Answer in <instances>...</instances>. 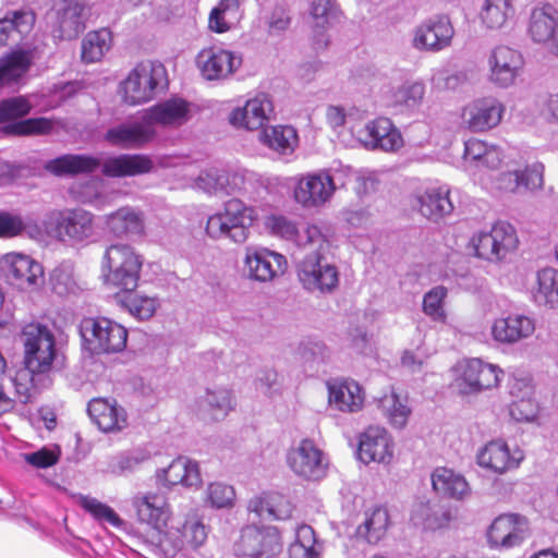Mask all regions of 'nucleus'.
I'll return each instance as SVG.
<instances>
[{"label": "nucleus", "instance_id": "obj_1", "mask_svg": "<svg viewBox=\"0 0 558 558\" xmlns=\"http://www.w3.org/2000/svg\"><path fill=\"white\" fill-rule=\"evenodd\" d=\"M143 260L128 244H112L107 247L102 258L105 282L124 291L132 292L138 283ZM122 306L140 320L149 319L159 303L155 298L138 293H129L121 299Z\"/></svg>", "mask_w": 558, "mask_h": 558}, {"label": "nucleus", "instance_id": "obj_2", "mask_svg": "<svg viewBox=\"0 0 558 558\" xmlns=\"http://www.w3.org/2000/svg\"><path fill=\"white\" fill-rule=\"evenodd\" d=\"M24 348V364L35 373L49 374L62 365L63 355L60 352L56 333L49 326L41 323H29L21 332Z\"/></svg>", "mask_w": 558, "mask_h": 558}, {"label": "nucleus", "instance_id": "obj_3", "mask_svg": "<svg viewBox=\"0 0 558 558\" xmlns=\"http://www.w3.org/2000/svg\"><path fill=\"white\" fill-rule=\"evenodd\" d=\"M257 218V210L253 206L239 198H231L208 217L206 233L215 240L228 239L241 244L248 239L250 228Z\"/></svg>", "mask_w": 558, "mask_h": 558}, {"label": "nucleus", "instance_id": "obj_4", "mask_svg": "<svg viewBox=\"0 0 558 558\" xmlns=\"http://www.w3.org/2000/svg\"><path fill=\"white\" fill-rule=\"evenodd\" d=\"M83 347L90 354L118 353L125 349L128 330L106 317H86L81 322Z\"/></svg>", "mask_w": 558, "mask_h": 558}, {"label": "nucleus", "instance_id": "obj_5", "mask_svg": "<svg viewBox=\"0 0 558 558\" xmlns=\"http://www.w3.org/2000/svg\"><path fill=\"white\" fill-rule=\"evenodd\" d=\"M327 246V241L326 245L320 248L308 246L304 250L303 258L298 262V277L306 290L330 292L338 286V269L333 264L328 263L323 255Z\"/></svg>", "mask_w": 558, "mask_h": 558}, {"label": "nucleus", "instance_id": "obj_6", "mask_svg": "<svg viewBox=\"0 0 558 558\" xmlns=\"http://www.w3.org/2000/svg\"><path fill=\"white\" fill-rule=\"evenodd\" d=\"M477 257L492 263L506 260L515 252L519 238L512 225L497 221L489 231H480L471 239Z\"/></svg>", "mask_w": 558, "mask_h": 558}, {"label": "nucleus", "instance_id": "obj_7", "mask_svg": "<svg viewBox=\"0 0 558 558\" xmlns=\"http://www.w3.org/2000/svg\"><path fill=\"white\" fill-rule=\"evenodd\" d=\"M166 77V69L161 63L141 62L122 83L123 98L130 105L149 101L156 88Z\"/></svg>", "mask_w": 558, "mask_h": 558}, {"label": "nucleus", "instance_id": "obj_8", "mask_svg": "<svg viewBox=\"0 0 558 558\" xmlns=\"http://www.w3.org/2000/svg\"><path fill=\"white\" fill-rule=\"evenodd\" d=\"M458 387L462 393H477L499 385L504 371L478 357L463 360L458 365Z\"/></svg>", "mask_w": 558, "mask_h": 558}, {"label": "nucleus", "instance_id": "obj_9", "mask_svg": "<svg viewBox=\"0 0 558 558\" xmlns=\"http://www.w3.org/2000/svg\"><path fill=\"white\" fill-rule=\"evenodd\" d=\"M487 66L488 81L497 87L508 88L522 75L524 58L519 50L500 45L488 54Z\"/></svg>", "mask_w": 558, "mask_h": 558}, {"label": "nucleus", "instance_id": "obj_10", "mask_svg": "<svg viewBox=\"0 0 558 558\" xmlns=\"http://www.w3.org/2000/svg\"><path fill=\"white\" fill-rule=\"evenodd\" d=\"M530 536L529 521L518 513L498 515L486 532L490 548L505 550L522 545Z\"/></svg>", "mask_w": 558, "mask_h": 558}, {"label": "nucleus", "instance_id": "obj_11", "mask_svg": "<svg viewBox=\"0 0 558 558\" xmlns=\"http://www.w3.org/2000/svg\"><path fill=\"white\" fill-rule=\"evenodd\" d=\"M0 270L21 290L33 291L44 282V268L31 256L11 252L0 258Z\"/></svg>", "mask_w": 558, "mask_h": 558}, {"label": "nucleus", "instance_id": "obj_12", "mask_svg": "<svg viewBox=\"0 0 558 558\" xmlns=\"http://www.w3.org/2000/svg\"><path fill=\"white\" fill-rule=\"evenodd\" d=\"M287 462L295 475L307 481L325 477L328 461L314 440L304 438L288 452Z\"/></svg>", "mask_w": 558, "mask_h": 558}, {"label": "nucleus", "instance_id": "obj_13", "mask_svg": "<svg viewBox=\"0 0 558 558\" xmlns=\"http://www.w3.org/2000/svg\"><path fill=\"white\" fill-rule=\"evenodd\" d=\"M242 54L221 47H208L196 57V65L206 81H226L242 66Z\"/></svg>", "mask_w": 558, "mask_h": 558}, {"label": "nucleus", "instance_id": "obj_14", "mask_svg": "<svg viewBox=\"0 0 558 558\" xmlns=\"http://www.w3.org/2000/svg\"><path fill=\"white\" fill-rule=\"evenodd\" d=\"M453 36L454 28L450 19L438 14L414 28L412 46L418 51L439 52L451 45Z\"/></svg>", "mask_w": 558, "mask_h": 558}, {"label": "nucleus", "instance_id": "obj_15", "mask_svg": "<svg viewBox=\"0 0 558 558\" xmlns=\"http://www.w3.org/2000/svg\"><path fill=\"white\" fill-rule=\"evenodd\" d=\"M287 259L282 254L263 246H247L244 256V272L247 278L258 282H269L282 275Z\"/></svg>", "mask_w": 558, "mask_h": 558}, {"label": "nucleus", "instance_id": "obj_16", "mask_svg": "<svg viewBox=\"0 0 558 558\" xmlns=\"http://www.w3.org/2000/svg\"><path fill=\"white\" fill-rule=\"evenodd\" d=\"M266 227L272 234L294 241L302 250H306L308 246L320 248L326 245V235L315 225L298 227L282 215H271L266 220Z\"/></svg>", "mask_w": 558, "mask_h": 558}, {"label": "nucleus", "instance_id": "obj_17", "mask_svg": "<svg viewBox=\"0 0 558 558\" xmlns=\"http://www.w3.org/2000/svg\"><path fill=\"white\" fill-rule=\"evenodd\" d=\"M535 329V319L531 316L520 313H508L493 320L490 336L498 344L514 345L531 338Z\"/></svg>", "mask_w": 558, "mask_h": 558}, {"label": "nucleus", "instance_id": "obj_18", "mask_svg": "<svg viewBox=\"0 0 558 558\" xmlns=\"http://www.w3.org/2000/svg\"><path fill=\"white\" fill-rule=\"evenodd\" d=\"M274 102L269 94L260 92L248 98L243 107L235 108L229 116V122L235 128L259 130L270 121Z\"/></svg>", "mask_w": 558, "mask_h": 558}, {"label": "nucleus", "instance_id": "obj_19", "mask_svg": "<svg viewBox=\"0 0 558 558\" xmlns=\"http://www.w3.org/2000/svg\"><path fill=\"white\" fill-rule=\"evenodd\" d=\"M84 9L82 0H52V32L59 39L76 38L84 29Z\"/></svg>", "mask_w": 558, "mask_h": 558}, {"label": "nucleus", "instance_id": "obj_20", "mask_svg": "<svg viewBox=\"0 0 558 558\" xmlns=\"http://www.w3.org/2000/svg\"><path fill=\"white\" fill-rule=\"evenodd\" d=\"M238 550L248 558H268L280 550L279 533L276 527L246 526L242 530Z\"/></svg>", "mask_w": 558, "mask_h": 558}, {"label": "nucleus", "instance_id": "obj_21", "mask_svg": "<svg viewBox=\"0 0 558 558\" xmlns=\"http://www.w3.org/2000/svg\"><path fill=\"white\" fill-rule=\"evenodd\" d=\"M505 106L494 97L475 99L462 111L463 123L473 132L496 128L502 119Z\"/></svg>", "mask_w": 558, "mask_h": 558}, {"label": "nucleus", "instance_id": "obj_22", "mask_svg": "<svg viewBox=\"0 0 558 558\" xmlns=\"http://www.w3.org/2000/svg\"><path fill=\"white\" fill-rule=\"evenodd\" d=\"M477 463L496 474H504L517 469L524 459L522 450L510 449L504 440L497 439L487 442L477 452Z\"/></svg>", "mask_w": 558, "mask_h": 558}, {"label": "nucleus", "instance_id": "obj_23", "mask_svg": "<svg viewBox=\"0 0 558 558\" xmlns=\"http://www.w3.org/2000/svg\"><path fill=\"white\" fill-rule=\"evenodd\" d=\"M336 190L335 178L328 171L308 173L299 180L294 197L304 207L325 204Z\"/></svg>", "mask_w": 558, "mask_h": 558}, {"label": "nucleus", "instance_id": "obj_24", "mask_svg": "<svg viewBox=\"0 0 558 558\" xmlns=\"http://www.w3.org/2000/svg\"><path fill=\"white\" fill-rule=\"evenodd\" d=\"M359 140L367 149L384 151H395L403 144L400 131L388 118H377L367 122L359 131Z\"/></svg>", "mask_w": 558, "mask_h": 558}, {"label": "nucleus", "instance_id": "obj_25", "mask_svg": "<svg viewBox=\"0 0 558 558\" xmlns=\"http://www.w3.org/2000/svg\"><path fill=\"white\" fill-rule=\"evenodd\" d=\"M156 134V129L148 124L143 114L140 120L124 122L110 128L105 134V140L113 146L130 149L144 146L153 141Z\"/></svg>", "mask_w": 558, "mask_h": 558}, {"label": "nucleus", "instance_id": "obj_26", "mask_svg": "<svg viewBox=\"0 0 558 558\" xmlns=\"http://www.w3.org/2000/svg\"><path fill=\"white\" fill-rule=\"evenodd\" d=\"M529 34L533 41L545 44L548 51L558 57V12L553 5L533 9Z\"/></svg>", "mask_w": 558, "mask_h": 558}, {"label": "nucleus", "instance_id": "obj_27", "mask_svg": "<svg viewBox=\"0 0 558 558\" xmlns=\"http://www.w3.org/2000/svg\"><path fill=\"white\" fill-rule=\"evenodd\" d=\"M56 229L63 240L86 241L95 234L94 215L82 208L62 210L56 219Z\"/></svg>", "mask_w": 558, "mask_h": 558}, {"label": "nucleus", "instance_id": "obj_28", "mask_svg": "<svg viewBox=\"0 0 558 558\" xmlns=\"http://www.w3.org/2000/svg\"><path fill=\"white\" fill-rule=\"evenodd\" d=\"M359 459L371 462L387 463L392 458V442L388 432L379 426H369L359 442Z\"/></svg>", "mask_w": 558, "mask_h": 558}, {"label": "nucleus", "instance_id": "obj_29", "mask_svg": "<svg viewBox=\"0 0 558 558\" xmlns=\"http://www.w3.org/2000/svg\"><path fill=\"white\" fill-rule=\"evenodd\" d=\"M137 518L155 530L161 531L170 518V509L167 498L157 493L140 494L133 498Z\"/></svg>", "mask_w": 558, "mask_h": 558}, {"label": "nucleus", "instance_id": "obj_30", "mask_svg": "<svg viewBox=\"0 0 558 558\" xmlns=\"http://www.w3.org/2000/svg\"><path fill=\"white\" fill-rule=\"evenodd\" d=\"M107 229L117 238H142L145 234L143 211L124 206L106 216Z\"/></svg>", "mask_w": 558, "mask_h": 558}, {"label": "nucleus", "instance_id": "obj_31", "mask_svg": "<svg viewBox=\"0 0 558 558\" xmlns=\"http://www.w3.org/2000/svg\"><path fill=\"white\" fill-rule=\"evenodd\" d=\"M144 116L154 128L156 124L178 128L189 121L190 105L181 98H172L145 110Z\"/></svg>", "mask_w": 558, "mask_h": 558}, {"label": "nucleus", "instance_id": "obj_32", "mask_svg": "<svg viewBox=\"0 0 558 558\" xmlns=\"http://www.w3.org/2000/svg\"><path fill=\"white\" fill-rule=\"evenodd\" d=\"M87 412L92 421L105 433L126 426V412L114 400L96 398L89 401Z\"/></svg>", "mask_w": 558, "mask_h": 558}, {"label": "nucleus", "instance_id": "obj_33", "mask_svg": "<svg viewBox=\"0 0 558 558\" xmlns=\"http://www.w3.org/2000/svg\"><path fill=\"white\" fill-rule=\"evenodd\" d=\"M207 529L201 520L195 517L187 518L182 524L171 526L165 533L166 539L171 543L175 551L202 547L207 539Z\"/></svg>", "mask_w": 558, "mask_h": 558}, {"label": "nucleus", "instance_id": "obj_34", "mask_svg": "<svg viewBox=\"0 0 558 558\" xmlns=\"http://www.w3.org/2000/svg\"><path fill=\"white\" fill-rule=\"evenodd\" d=\"M154 162L146 155L121 154L107 158L101 165V171L106 177L124 178L148 173L153 170Z\"/></svg>", "mask_w": 558, "mask_h": 558}, {"label": "nucleus", "instance_id": "obj_35", "mask_svg": "<svg viewBox=\"0 0 558 558\" xmlns=\"http://www.w3.org/2000/svg\"><path fill=\"white\" fill-rule=\"evenodd\" d=\"M157 478L169 486L181 484L186 487H197L202 483L197 462L185 457H179L168 468L158 470Z\"/></svg>", "mask_w": 558, "mask_h": 558}, {"label": "nucleus", "instance_id": "obj_36", "mask_svg": "<svg viewBox=\"0 0 558 558\" xmlns=\"http://www.w3.org/2000/svg\"><path fill=\"white\" fill-rule=\"evenodd\" d=\"M248 510L263 520H286L293 511L291 501L279 493H267L252 498Z\"/></svg>", "mask_w": 558, "mask_h": 558}, {"label": "nucleus", "instance_id": "obj_37", "mask_svg": "<svg viewBox=\"0 0 558 558\" xmlns=\"http://www.w3.org/2000/svg\"><path fill=\"white\" fill-rule=\"evenodd\" d=\"M433 489L445 497L463 500L471 494L466 480L451 469L439 466L430 475Z\"/></svg>", "mask_w": 558, "mask_h": 558}, {"label": "nucleus", "instance_id": "obj_38", "mask_svg": "<svg viewBox=\"0 0 558 558\" xmlns=\"http://www.w3.org/2000/svg\"><path fill=\"white\" fill-rule=\"evenodd\" d=\"M329 403L341 412H357L364 404L362 387L354 380L335 381L328 386Z\"/></svg>", "mask_w": 558, "mask_h": 558}, {"label": "nucleus", "instance_id": "obj_39", "mask_svg": "<svg viewBox=\"0 0 558 558\" xmlns=\"http://www.w3.org/2000/svg\"><path fill=\"white\" fill-rule=\"evenodd\" d=\"M451 512L439 504L418 501L413 505L411 521L423 530L436 531L447 527L451 521Z\"/></svg>", "mask_w": 558, "mask_h": 558}, {"label": "nucleus", "instance_id": "obj_40", "mask_svg": "<svg viewBox=\"0 0 558 558\" xmlns=\"http://www.w3.org/2000/svg\"><path fill=\"white\" fill-rule=\"evenodd\" d=\"M241 4L242 0H220L209 13V29L222 34L233 28L243 16Z\"/></svg>", "mask_w": 558, "mask_h": 558}, {"label": "nucleus", "instance_id": "obj_41", "mask_svg": "<svg viewBox=\"0 0 558 558\" xmlns=\"http://www.w3.org/2000/svg\"><path fill=\"white\" fill-rule=\"evenodd\" d=\"M235 407L232 390L223 387L207 389L199 408L214 421L223 420Z\"/></svg>", "mask_w": 558, "mask_h": 558}, {"label": "nucleus", "instance_id": "obj_42", "mask_svg": "<svg viewBox=\"0 0 558 558\" xmlns=\"http://www.w3.org/2000/svg\"><path fill=\"white\" fill-rule=\"evenodd\" d=\"M420 211L428 219L438 220L452 213L453 204L449 197V189L439 186L428 189L418 199Z\"/></svg>", "mask_w": 558, "mask_h": 558}, {"label": "nucleus", "instance_id": "obj_43", "mask_svg": "<svg viewBox=\"0 0 558 558\" xmlns=\"http://www.w3.org/2000/svg\"><path fill=\"white\" fill-rule=\"evenodd\" d=\"M533 300L537 305L558 307V269L546 267L537 271Z\"/></svg>", "mask_w": 558, "mask_h": 558}, {"label": "nucleus", "instance_id": "obj_44", "mask_svg": "<svg viewBox=\"0 0 558 558\" xmlns=\"http://www.w3.org/2000/svg\"><path fill=\"white\" fill-rule=\"evenodd\" d=\"M100 166L97 158L85 155H64L49 161L47 170L57 175L94 172Z\"/></svg>", "mask_w": 558, "mask_h": 558}, {"label": "nucleus", "instance_id": "obj_45", "mask_svg": "<svg viewBox=\"0 0 558 558\" xmlns=\"http://www.w3.org/2000/svg\"><path fill=\"white\" fill-rule=\"evenodd\" d=\"M259 141L272 150L287 155L293 153L298 145L296 131L289 125L264 128Z\"/></svg>", "mask_w": 558, "mask_h": 558}, {"label": "nucleus", "instance_id": "obj_46", "mask_svg": "<svg viewBox=\"0 0 558 558\" xmlns=\"http://www.w3.org/2000/svg\"><path fill=\"white\" fill-rule=\"evenodd\" d=\"M32 56L26 51H14L0 60V85L17 83L28 71Z\"/></svg>", "mask_w": 558, "mask_h": 558}, {"label": "nucleus", "instance_id": "obj_47", "mask_svg": "<svg viewBox=\"0 0 558 558\" xmlns=\"http://www.w3.org/2000/svg\"><path fill=\"white\" fill-rule=\"evenodd\" d=\"M11 383L19 402L26 404L31 400L32 391L36 388L48 387L51 384V379L49 376L35 373L25 366L15 373L14 377L11 378Z\"/></svg>", "mask_w": 558, "mask_h": 558}, {"label": "nucleus", "instance_id": "obj_48", "mask_svg": "<svg viewBox=\"0 0 558 558\" xmlns=\"http://www.w3.org/2000/svg\"><path fill=\"white\" fill-rule=\"evenodd\" d=\"M388 526L389 514L387 509L376 507L371 512L365 513L364 522L359 525L356 533L369 544H376L385 536Z\"/></svg>", "mask_w": 558, "mask_h": 558}, {"label": "nucleus", "instance_id": "obj_49", "mask_svg": "<svg viewBox=\"0 0 558 558\" xmlns=\"http://www.w3.org/2000/svg\"><path fill=\"white\" fill-rule=\"evenodd\" d=\"M512 13L511 0H484L478 19L486 28L499 29Z\"/></svg>", "mask_w": 558, "mask_h": 558}, {"label": "nucleus", "instance_id": "obj_50", "mask_svg": "<svg viewBox=\"0 0 558 558\" xmlns=\"http://www.w3.org/2000/svg\"><path fill=\"white\" fill-rule=\"evenodd\" d=\"M425 94L421 82L405 83L391 93L388 105L400 111H413L420 107Z\"/></svg>", "mask_w": 558, "mask_h": 558}, {"label": "nucleus", "instance_id": "obj_51", "mask_svg": "<svg viewBox=\"0 0 558 558\" xmlns=\"http://www.w3.org/2000/svg\"><path fill=\"white\" fill-rule=\"evenodd\" d=\"M149 457L146 450L140 448L122 451L110 458L108 472L118 476L131 474L137 471Z\"/></svg>", "mask_w": 558, "mask_h": 558}, {"label": "nucleus", "instance_id": "obj_52", "mask_svg": "<svg viewBox=\"0 0 558 558\" xmlns=\"http://www.w3.org/2000/svg\"><path fill=\"white\" fill-rule=\"evenodd\" d=\"M378 408L396 428L404 427L411 414L407 400H401L393 391L378 399Z\"/></svg>", "mask_w": 558, "mask_h": 558}, {"label": "nucleus", "instance_id": "obj_53", "mask_svg": "<svg viewBox=\"0 0 558 558\" xmlns=\"http://www.w3.org/2000/svg\"><path fill=\"white\" fill-rule=\"evenodd\" d=\"M111 32L107 28L88 33L82 43V59L97 62L111 47Z\"/></svg>", "mask_w": 558, "mask_h": 558}, {"label": "nucleus", "instance_id": "obj_54", "mask_svg": "<svg viewBox=\"0 0 558 558\" xmlns=\"http://www.w3.org/2000/svg\"><path fill=\"white\" fill-rule=\"evenodd\" d=\"M338 9L331 0H314L311 5V15L317 29H324L332 20L337 17ZM328 39L320 31H317L315 45L318 48H325Z\"/></svg>", "mask_w": 558, "mask_h": 558}, {"label": "nucleus", "instance_id": "obj_55", "mask_svg": "<svg viewBox=\"0 0 558 558\" xmlns=\"http://www.w3.org/2000/svg\"><path fill=\"white\" fill-rule=\"evenodd\" d=\"M34 15L29 12L14 11L0 21V46L8 45L9 36L17 34L22 36L31 31Z\"/></svg>", "mask_w": 558, "mask_h": 558}, {"label": "nucleus", "instance_id": "obj_56", "mask_svg": "<svg viewBox=\"0 0 558 558\" xmlns=\"http://www.w3.org/2000/svg\"><path fill=\"white\" fill-rule=\"evenodd\" d=\"M289 558H319L312 526L303 524L296 529L295 541L289 547Z\"/></svg>", "mask_w": 558, "mask_h": 558}, {"label": "nucleus", "instance_id": "obj_57", "mask_svg": "<svg viewBox=\"0 0 558 558\" xmlns=\"http://www.w3.org/2000/svg\"><path fill=\"white\" fill-rule=\"evenodd\" d=\"M258 183L256 174L246 169L232 171L223 170V193L225 194H247Z\"/></svg>", "mask_w": 558, "mask_h": 558}, {"label": "nucleus", "instance_id": "obj_58", "mask_svg": "<svg viewBox=\"0 0 558 558\" xmlns=\"http://www.w3.org/2000/svg\"><path fill=\"white\" fill-rule=\"evenodd\" d=\"M447 293L445 287L437 286L424 294L422 310L433 322L446 323L447 313L444 305Z\"/></svg>", "mask_w": 558, "mask_h": 558}, {"label": "nucleus", "instance_id": "obj_59", "mask_svg": "<svg viewBox=\"0 0 558 558\" xmlns=\"http://www.w3.org/2000/svg\"><path fill=\"white\" fill-rule=\"evenodd\" d=\"M53 128L51 120L47 118H31L9 123L4 129L7 133L14 135L47 134Z\"/></svg>", "mask_w": 558, "mask_h": 558}, {"label": "nucleus", "instance_id": "obj_60", "mask_svg": "<svg viewBox=\"0 0 558 558\" xmlns=\"http://www.w3.org/2000/svg\"><path fill=\"white\" fill-rule=\"evenodd\" d=\"M81 506L100 522H107L116 527H120L124 524L123 520L112 508L95 498L82 497Z\"/></svg>", "mask_w": 558, "mask_h": 558}, {"label": "nucleus", "instance_id": "obj_61", "mask_svg": "<svg viewBox=\"0 0 558 558\" xmlns=\"http://www.w3.org/2000/svg\"><path fill=\"white\" fill-rule=\"evenodd\" d=\"M235 492L225 483H210L206 489L205 502L213 508L222 509L233 505Z\"/></svg>", "mask_w": 558, "mask_h": 558}, {"label": "nucleus", "instance_id": "obj_62", "mask_svg": "<svg viewBox=\"0 0 558 558\" xmlns=\"http://www.w3.org/2000/svg\"><path fill=\"white\" fill-rule=\"evenodd\" d=\"M73 272V265L69 262L61 263L52 270L50 282L57 294L64 295L74 291L75 281Z\"/></svg>", "mask_w": 558, "mask_h": 558}, {"label": "nucleus", "instance_id": "obj_63", "mask_svg": "<svg viewBox=\"0 0 558 558\" xmlns=\"http://www.w3.org/2000/svg\"><path fill=\"white\" fill-rule=\"evenodd\" d=\"M31 109L32 105L23 96L5 99L0 102V123L23 118Z\"/></svg>", "mask_w": 558, "mask_h": 558}, {"label": "nucleus", "instance_id": "obj_64", "mask_svg": "<svg viewBox=\"0 0 558 558\" xmlns=\"http://www.w3.org/2000/svg\"><path fill=\"white\" fill-rule=\"evenodd\" d=\"M299 354L304 363H319L328 356V350L323 341L308 338L300 343Z\"/></svg>", "mask_w": 558, "mask_h": 558}]
</instances>
